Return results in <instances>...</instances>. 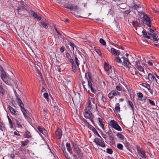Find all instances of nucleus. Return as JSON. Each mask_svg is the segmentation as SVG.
Returning a JSON list of instances; mask_svg holds the SVG:
<instances>
[{
	"mask_svg": "<svg viewBox=\"0 0 159 159\" xmlns=\"http://www.w3.org/2000/svg\"><path fill=\"white\" fill-rule=\"evenodd\" d=\"M16 100L18 105L21 108V109L23 114L26 119L29 117V113L24 108V105L20 99L17 96H16Z\"/></svg>",
	"mask_w": 159,
	"mask_h": 159,
	"instance_id": "obj_1",
	"label": "nucleus"
},
{
	"mask_svg": "<svg viewBox=\"0 0 159 159\" xmlns=\"http://www.w3.org/2000/svg\"><path fill=\"white\" fill-rule=\"evenodd\" d=\"M85 77L87 79L88 81V86L90 88L91 91L92 92L94 93H95L97 91L93 87L92 82L93 80L92 78V76L91 73L89 72H88L87 73H85ZM94 86V85H93Z\"/></svg>",
	"mask_w": 159,
	"mask_h": 159,
	"instance_id": "obj_2",
	"label": "nucleus"
},
{
	"mask_svg": "<svg viewBox=\"0 0 159 159\" xmlns=\"http://www.w3.org/2000/svg\"><path fill=\"white\" fill-rule=\"evenodd\" d=\"M91 111L90 110H88V109H86L84 110V117L86 118L89 119L93 123H94L93 116L91 112Z\"/></svg>",
	"mask_w": 159,
	"mask_h": 159,
	"instance_id": "obj_3",
	"label": "nucleus"
},
{
	"mask_svg": "<svg viewBox=\"0 0 159 159\" xmlns=\"http://www.w3.org/2000/svg\"><path fill=\"white\" fill-rule=\"evenodd\" d=\"M109 125L112 128L116 130L120 131L122 130L121 128L118 125L117 122L114 120H111L110 121Z\"/></svg>",
	"mask_w": 159,
	"mask_h": 159,
	"instance_id": "obj_4",
	"label": "nucleus"
},
{
	"mask_svg": "<svg viewBox=\"0 0 159 159\" xmlns=\"http://www.w3.org/2000/svg\"><path fill=\"white\" fill-rule=\"evenodd\" d=\"M104 69L107 72L108 75H110V77H114V76L113 74H111V66L109 65L107 63H105L104 64Z\"/></svg>",
	"mask_w": 159,
	"mask_h": 159,
	"instance_id": "obj_5",
	"label": "nucleus"
},
{
	"mask_svg": "<svg viewBox=\"0 0 159 159\" xmlns=\"http://www.w3.org/2000/svg\"><path fill=\"white\" fill-rule=\"evenodd\" d=\"M73 146L75 152L81 157H82L83 155V153L80 148L79 146L76 143H73Z\"/></svg>",
	"mask_w": 159,
	"mask_h": 159,
	"instance_id": "obj_6",
	"label": "nucleus"
},
{
	"mask_svg": "<svg viewBox=\"0 0 159 159\" xmlns=\"http://www.w3.org/2000/svg\"><path fill=\"white\" fill-rule=\"evenodd\" d=\"M64 7L69 9L70 10H73L75 11H78V6L76 5H73L71 3H68L64 5Z\"/></svg>",
	"mask_w": 159,
	"mask_h": 159,
	"instance_id": "obj_7",
	"label": "nucleus"
},
{
	"mask_svg": "<svg viewBox=\"0 0 159 159\" xmlns=\"http://www.w3.org/2000/svg\"><path fill=\"white\" fill-rule=\"evenodd\" d=\"M136 148L139 155L142 158H146V156L145 151L142 148H141L139 146H137Z\"/></svg>",
	"mask_w": 159,
	"mask_h": 159,
	"instance_id": "obj_8",
	"label": "nucleus"
},
{
	"mask_svg": "<svg viewBox=\"0 0 159 159\" xmlns=\"http://www.w3.org/2000/svg\"><path fill=\"white\" fill-rule=\"evenodd\" d=\"M93 142L98 146L102 148L105 147L106 145L104 141H102L99 139H95L93 140Z\"/></svg>",
	"mask_w": 159,
	"mask_h": 159,
	"instance_id": "obj_9",
	"label": "nucleus"
},
{
	"mask_svg": "<svg viewBox=\"0 0 159 159\" xmlns=\"http://www.w3.org/2000/svg\"><path fill=\"white\" fill-rule=\"evenodd\" d=\"M122 58L123 59V61L122 63V65L126 66L127 68L129 69L131 67V64L129 62L128 59L125 57H122Z\"/></svg>",
	"mask_w": 159,
	"mask_h": 159,
	"instance_id": "obj_10",
	"label": "nucleus"
},
{
	"mask_svg": "<svg viewBox=\"0 0 159 159\" xmlns=\"http://www.w3.org/2000/svg\"><path fill=\"white\" fill-rule=\"evenodd\" d=\"M1 74V77L2 79L6 84H9L10 82L7 80V76L6 74L5 71H3Z\"/></svg>",
	"mask_w": 159,
	"mask_h": 159,
	"instance_id": "obj_11",
	"label": "nucleus"
},
{
	"mask_svg": "<svg viewBox=\"0 0 159 159\" xmlns=\"http://www.w3.org/2000/svg\"><path fill=\"white\" fill-rule=\"evenodd\" d=\"M37 128L38 129V131L43 134L45 137L48 136L47 131L44 128L39 126H37Z\"/></svg>",
	"mask_w": 159,
	"mask_h": 159,
	"instance_id": "obj_12",
	"label": "nucleus"
},
{
	"mask_svg": "<svg viewBox=\"0 0 159 159\" xmlns=\"http://www.w3.org/2000/svg\"><path fill=\"white\" fill-rule=\"evenodd\" d=\"M143 18L145 21V24L151 27V20L148 15L143 16Z\"/></svg>",
	"mask_w": 159,
	"mask_h": 159,
	"instance_id": "obj_13",
	"label": "nucleus"
},
{
	"mask_svg": "<svg viewBox=\"0 0 159 159\" xmlns=\"http://www.w3.org/2000/svg\"><path fill=\"white\" fill-rule=\"evenodd\" d=\"M108 134L109 137V139L110 140L111 143L113 142L114 140V136L112 133V131L111 130H109V131L107 133Z\"/></svg>",
	"mask_w": 159,
	"mask_h": 159,
	"instance_id": "obj_14",
	"label": "nucleus"
},
{
	"mask_svg": "<svg viewBox=\"0 0 159 159\" xmlns=\"http://www.w3.org/2000/svg\"><path fill=\"white\" fill-rule=\"evenodd\" d=\"M55 134L56 137L58 139H60L61 138L62 132L61 129H57L56 131Z\"/></svg>",
	"mask_w": 159,
	"mask_h": 159,
	"instance_id": "obj_15",
	"label": "nucleus"
},
{
	"mask_svg": "<svg viewBox=\"0 0 159 159\" xmlns=\"http://www.w3.org/2000/svg\"><path fill=\"white\" fill-rule=\"evenodd\" d=\"M154 76L151 73H149L148 75V77L146 78V79H148L150 81H153V82L154 81V78H155Z\"/></svg>",
	"mask_w": 159,
	"mask_h": 159,
	"instance_id": "obj_16",
	"label": "nucleus"
},
{
	"mask_svg": "<svg viewBox=\"0 0 159 159\" xmlns=\"http://www.w3.org/2000/svg\"><path fill=\"white\" fill-rule=\"evenodd\" d=\"M130 8H131L133 10H137L138 11V9L140 8L141 7L140 4L137 5L134 4L133 6H132L131 7H129Z\"/></svg>",
	"mask_w": 159,
	"mask_h": 159,
	"instance_id": "obj_17",
	"label": "nucleus"
},
{
	"mask_svg": "<svg viewBox=\"0 0 159 159\" xmlns=\"http://www.w3.org/2000/svg\"><path fill=\"white\" fill-rule=\"evenodd\" d=\"M66 56L68 59L67 61L70 63H73V61H74L71 57L70 54L69 53L67 52L66 53Z\"/></svg>",
	"mask_w": 159,
	"mask_h": 159,
	"instance_id": "obj_18",
	"label": "nucleus"
},
{
	"mask_svg": "<svg viewBox=\"0 0 159 159\" xmlns=\"http://www.w3.org/2000/svg\"><path fill=\"white\" fill-rule=\"evenodd\" d=\"M30 142V141L28 139H26L25 141H23L21 142V144L20 145L21 147H24L29 143Z\"/></svg>",
	"mask_w": 159,
	"mask_h": 159,
	"instance_id": "obj_19",
	"label": "nucleus"
},
{
	"mask_svg": "<svg viewBox=\"0 0 159 159\" xmlns=\"http://www.w3.org/2000/svg\"><path fill=\"white\" fill-rule=\"evenodd\" d=\"M68 151L70 154H72V149L70 143H67L66 144Z\"/></svg>",
	"mask_w": 159,
	"mask_h": 159,
	"instance_id": "obj_20",
	"label": "nucleus"
},
{
	"mask_svg": "<svg viewBox=\"0 0 159 159\" xmlns=\"http://www.w3.org/2000/svg\"><path fill=\"white\" fill-rule=\"evenodd\" d=\"M25 138H29L31 137L30 133L28 131L26 130L25 131V134L24 135Z\"/></svg>",
	"mask_w": 159,
	"mask_h": 159,
	"instance_id": "obj_21",
	"label": "nucleus"
},
{
	"mask_svg": "<svg viewBox=\"0 0 159 159\" xmlns=\"http://www.w3.org/2000/svg\"><path fill=\"white\" fill-rule=\"evenodd\" d=\"M8 108L10 112L14 115H16V112L15 110L13 108L11 107L10 106H8Z\"/></svg>",
	"mask_w": 159,
	"mask_h": 159,
	"instance_id": "obj_22",
	"label": "nucleus"
},
{
	"mask_svg": "<svg viewBox=\"0 0 159 159\" xmlns=\"http://www.w3.org/2000/svg\"><path fill=\"white\" fill-rule=\"evenodd\" d=\"M98 120L99 123V125L101 126V127L103 129H104V126L103 123H102V120L100 118H98Z\"/></svg>",
	"mask_w": 159,
	"mask_h": 159,
	"instance_id": "obj_23",
	"label": "nucleus"
},
{
	"mask_svg": "<svg viewBox=\"0 0 159 159\" xmlns=\"http://www.w3.org/2000/svg\"><path fill=\"white\" fill-rule=\"evenodd\" d=\"M128 105L131 107V109L133 111H134V107L132 102L130 101H127Z\"/></svg>",
	"mask_w": 159,
	"mask_h": 159,
	"instance_id": "obj_24",
	"label": "nucleus"
},
{
	"mask_svg": "<svg viewBox=\"0 0 159 159\" xmlns=\"http://www.w3.org/2000/svg\"><path fill=\"white\" fill-rule=\"evenodd\" d=\"M112 93H113L114 96H116L117 95H118L119 96H120L121 94L120 92L116 90H113L111 91Z\"/></svg>",
	"mask_w": 159,
	"mask_h": 159,
	"instance_id": "obj_25",
	"label": "nucleus"
},
{
	"mask_svg": "<svg viewBox=\"0 0 159 159\" xmlns=\"http://www.w3.org/2000/svg\"><path fill=\"white\" fill-rule=\"evenodd\" d=\"M116 88L117 91H121L123 90L122 86L120 83L116 86Z\"/></svg>",
	"mask_w": 159,
	"mask_h": 159,
	"instance_id": "obj_26",
	"label": "nucleus"
},
{
	"mask_svg": "<svg viewBox=\"0 0 159 159\" xmlns=\"http://www.w3.org/2000/svg\"><path fill=\"white\" fill-rule=\"evenodd\" d=\"M15 120L16 121V125H17V127L21 128L22 127V125L21 124L20 122L16 119H15Z\"/></svg>",
	"mask_w": 159,
	"mask_h": 159,
	"instance_id": "obj_27",
	"label": "nucleus"
},
{
	"mask_svg": "<svg viewBox=\"0 0 159 159\" xmlns=\"http://www.w3.org/2000/svg\"><path fill=\"white\" fill-rule=\"evenodd\" d=\"M116 136L121 140H124L125 139L124 136L121 133H117Z\"/></svg>",
	"mask_w": 159,
	"mask_h": 159,
	"instance_id": "obj_28",
	"label": "nucleus"
},
{
	"mask_svg": "<svg viewBox=\"0 0 159 159\" xmlns=\"http://www.w3.org/2000/svg\"><path fill=\"white\" fill-rule=\"evenodd\" d=\"M120 104L119 103L116 104V107H115V109L117 112H119L120 111V108L119 107Z\"/></svg>",
	"mask_w": 159,
	"mask_h": 159,
	"instance_id": "obj_29",
	"label": "nucleus"
},
{
	"mask_svg": "<svg viewBox=\"0 0 159 159\" xmlns=\"http://www.w3.org/2000/svg\"><path fill=\"white\" fill-rule=\"evenodd\" d=\"M142 33H143L144 37L145 38H147L148 39H150V37L147 35V33L145 30H143L142 31Z\"/></svg>",
	"mask_w": 159,
	"mask_h": 159,
	"instance_id": "obj_30",
	"label": "nucleus"
},
{
	"mask_svg": "<svg viewBox=\"0 0 159 159\" xmlns=\"http://www.w3.org/2000/svg\"><path fill=\"white\" fill-rule=\"evenodd\" d=\"M7 118L9 122L10 127L11 128H13V124L12 122L8 116H7Z\"/></svg>",
	"mask_w": 159,
	"mask_h": 159,
	"instance_id": "obj_31",
	"label": "nucleus"
},
{
	"mask_svg": "<svg viewBox=\"0 0 159 159\" xmlns=\"http://www.w3.org/2000/svg\"><path fill=\"white\" fill-rule=\"evenodd\" d=\"M86 109H88V110H92L93 109V105L91 103L88 104V106L86 108Z\"/></svg>",
	"mask_w": 159,
	"mask_h": 159,
	"instance_id": "obj_32",
	"label": "nucleus"
},
{
	"mask_svg": "<svg viewBox=\"0 0 159 159\" xmlns=\"http://www.w3.org/2000/svg\"><path fill=\"white\" fill-rule=\"evenodd\" d=\"M142 85L147 88L148 90H150L151 87L149 84L146 83H143L142 84Z\"/></svg>",
	"mask_w": 159,
	"mask_h": 159,
	"instance_id": "obj_33",
	"label": "nucleus"
},
{
	"mask_svg": "<svg viewBox=\"0 0 159 159\" xmlns=\"http://www.w3.org/2000/svg\"><path fill=\"white\" fill-rule=\"evenodd\" d=\"M74 60L75 61V64L76 65L78 66H79L80 64V63H79V60H78L76 55H75V56Z\"/></svg>",
	"mask_w": 159,
	"mask_h": 159,
	"instance_id": "obj_34",
	"label": "nucleus"
},
{
	"mask_svg": "<svg viewBox=\"0 0 159 159\" xmlns=\"http://www.w3.org/2000/svg\"><path fill=\"white\" fill-rule=\"evenodd\" d=\"M146 99L147 98L145 97H143V98H138V99L142 103H144L146 102Z\"/></svg>",
	"mask_w": 159,
	"mask_h": 159,
	"instance_id": "obj_35",
	"label": "nucleus"
},
{
	"mask_svg": "<svg viewBox=\"0 0 159 159\" xmlns=\"http://www.w3.org/2000/svg\"><path fill=\"white\" fill-rule=\"evenodd\" d=\"M132 25L134 27L139 26V23L137 21H133L132 22Z\"/></svg>",
	"mask_w": 159,
	"mask_h": 159,
	"instance_id": "obj_36",
	"label": "nucleus"
},
{
	"mask_svg": "<svg viewBox=\"0 0 159 159\" xmlns=\"http://www.w3.org/2000/svg\"><path fill=\"white\" fill-rule=\"evenodd\" d=\"M5 127L4 124L2 122L0 123V130L3 131L5 130Z\"/></svg>",
	"mask_w": 159,
	"mask_h": 159,
	"instance_id": "obj_37",
	"label": "nucleus"
},
{
	"mask_svg": "<svg viewBox=\"0 0 159 159\" xmlns=\"http://www.w3.org/2000/svg\"><path fill=\"white\" fill-rule=\"evenodd\" d=\"M33 16L38 20H40L41 19V16H38V15L35 12L33 13Z\"/></svg>",
	"mask_w": 159,
	"mask_h": 159,
	"instance_id": "obj_38",
	"label": "nucleus"
},
{
	"mask_svg": "<svg viewBox=\"0 0 159 159\" xmlns=\"http://www.w3.org/2000/svg\"><path fill=\"white\" fill-rule=\"evenodd\" d=\"M43 97L45 98L47 101L49 102V100H50L49 98H48V93H45L43 94Z\"/></svg>",
	"mask_w": 159,
	"mask_h": 159,
	"instance_id": "obj_39",
	"label": "nucleus"
},
{
	"mask_svg": "<svg viewBox=\"0 0 159 159\" xmlns=\"http://www.w3.org/2000/svg\"><path fill=\"white\" fill-rule=\"evenodd\" d=\"M116 50L113 48H111V52L112 54L115 56V55H117V54H116Z\"/></svg>",
	"mask_w": 159,
	"mask_h": 159,
	"instance_id": "obj_40",
	"label": "nucleus"
},
{
	"mask_svg": "<svg viewBox=\"0 0 159 159\" xmlns=\"http://www.w3.org/2000/svg\"><path fill=\"white\" fill-rule=\"evenodd\" d=\"M69 45H70L71 46V49L74 51V47H76L75 46V44L72 43H68Z\"/></svg>",
	"mask_w": 159,
	"mask_h": 159,
	"instance_id": "obj_41",
	"label": "nucleus"
},
{
	"mask_svg": "<svg viewBox=\"0 0 159 159\" xmlns=\"http://www.w3.org/2000/svg\"><path fill=\"white\" fill-rule=\"evenodd\" d=\"M100 43L103 45H105L106 44L105 41L102 39H100L99 40Z\"/></svg>",
	"mask_w": 159,
	"mask_h": 159,
	"instance_id": "obj_42",
	"label": "nucleus"
},
{
	"mask_svg": "<svg viewBox=\"0 0 159 159\" xmlns=\"http://www.w3.org/2000/svg\"><path fill=\"white\" fill-rule=\"evenodd\" d=\"M0 93L4 95L5 94V91L2 86L0 85Z\"/></svg>",
	"mask_w": 159,
	"mask_h": 159,
	"instance_id": "obj_43",
	"label": "nucleus"
},
{
	"mask_svg": "<svg viewBox=\"0 0 159 159\" xmlns=\"http://www.w3.org/2000/svg\"><path fill=\"white\" fill-rule=\"evenodd\" d=\"M72 65V69L74 71H76V67L75 64L74 63V61H73V63H70Z\"/></svg>",
	"mask_w": 159,
	"mask_h": 159,
	"instance_id": "obj_44",
	"label": "nucleus"
},
{
	"mask_svg": "<svg viewBox=\"0 0 159 159\" xmlns=\"http://www.w3.org/2000/svg\"><path fill=\"white\" fill-rule=\"evenodd\" d=\"M106 150H107V153H108L109 154H111L112 153L113 151L111 149L107 148V149Z\"/></svg>",
	"mask_w": 159,
	"mask_h": 159,
	"instance_id": "obj_45",
	"label": "nucleus"
},
{
	"mask_svg": "<svg viewBox=\"0 0 159 159\" xmlns=\"http://www.w3.org/2000/svg\"><path fill=\"white\" fill-rule=\"evenodd\" d=\"M148 35L151 36L153 38H156V37L157 36L156 34V33H153V34H152L150 33H148Z\"/></svg>",
	"mask_w": 159,
	"mask_h": 159,
	"instance_id": "obj_46",
	"label": "nucleus"
},
{
	"mask_svg": "<svg viewBox=\"0 0 159 159\" xmlns=\"http://www.w3.org/2000/svg\"><path fill=\"white\" fill-rule=\"evenodd\" d=\"M115 59L116 61L118 63H120L121 62V60L119 57H115Z\"/></svg>",
	"mask_w": 159,
	"mask_h": 159,
	"instance_id": "obj_47",
	"label": "nucleus"
},
{
	"mask_svg": "<svg viewBox=\"0 0 159 159\" xmlns=\"http://www.w3.org/2000/svg\"><path fill=\"white\" fill-rule=\"evenodd\" d=\"M93 102L94 104V101H93L92 99L90 97H89L88 98V104H89L91 103V102Z\"/></svg>",
	"mask_w": 159,
	"mask_h": 159,
	"instance_id": "obj_48",
	"label": "nucleus"
},
{
	"mask_svg": "<svg viewBox=\"0 0 159 159\" xmlns=\"http://www.w3.org/2000/svg\"><path fill=\"white\" fill-rule=\"evenodd\" d=\"M117 147L120 149L123 150V146L121 144L118 143L117 145Z\"/></svg>",
	"mask_w": 159,
	"mask_h": 159,
	"instance_id": "obj_49",
	"label": "nucleus"
},
{
	"mask_svg": "<svg viewBox=\"0 0 159 159\" xmlns=\"http://www.w3.org/2000/svg\"><path fill=\"white\" fill-rule=\"evenodd\" d=\"M108 97L110 98L111 99L114 98V96L111 91L108 95Z\"/></svg>",
	"mask_w": 159,
	"mask_h": 159,
	"instance_id": "obj_50",
	"label": "nucleus"
},
{
	"mask_svg": "<svg viewBox=\"0 0 159 159\" xmlns=\"http://www.w3.org/2000/svg\"><path fill=\"white\" fill-rule=\"evenodd\" d=\"M41 24L44 28L46 29L48 28L47 25L45 22H42Z\"/></svg>",
	"mask_w": 159,
	"mask_h": 159,
	"instance_id": "obj_51",
	"label": "nucleus"
},
{
	"mask_svg": "<svg viewBox=\"0 0 159 159\" xmlns=\"http://www.w3.org/2000/svg\"><path fill=\"white\" fill-rule=\"evenodd\" d=\"M138 96L139 97V98H143V94L141 93V92H139L137 93Z\"/></svg>",
	"mask_w": 159,
	"mask_h": 159,
	"instance_id": "obj_52",
	"label": "nucleus"
},
{
	"mask_svg": "<svg viewBox=\"0 0 159 159\" xmlns=\"http://www.w3.org/2000/svg\"><path fill=\"white\" fill-rule=\"evenodd\" d=\"M148 101L150 105L152 106H155V103L153 101H152L150 99H148Z\"/></svg>",
	"mask_w": 159,
	"mask_h": 159,
	"instance_id": "obj_53",
	"label": "nucleus"
},
{
	"mask_svg": "<svg viewBox=\"0 0 159 159\" xmlns=\"http://www.w3.org/2000/svg\"><path fill=\"white\" fill-rule=\"evenodd\" d=\"M82 123H83L86 126H87L89 124L87 121L85 119L83 120V121L82 122Z\"/></svg>",
	"mask_w": 159,
	"mask_h": 159,
	"instance_id": "obj_54",
	"label": "nucleus"
},
{
	"mask_svg": "<svg viewBox=\"0 0 159 159\" xmlns=\"http://www.w3.org/2000/svg\"><path fill=\"white\" fill-rule=\"evenodd\" d=\"M63 152L64 153V156H65V157L67 159H70V158L69 157H68V154L67 153V152H66V151H65V152Z\"/></svg>",
	"mask_w": 159,
	"mask_h": 159,
	"instance_id": "obj_55",
	"label": "nucleus"
},
{
	"mask_svg": "<svg viewBox=\"0 0 159 159\" xmlns=\"http://www.w3.org/2000/svg\"><path fill=\"white\" fill-rule=\"evenodd\" d=\"M95 51L100 56H101L102 53L101 52V51L98 49H95Z\"/></svg>",
	"mask_w": 159,
	"mask_h": 159,
	"instance_id": "obj_56",
	"label": "nucleus"
},
{
	"mask_svg": "<svg viewBox=\"0 0 159 159\" xmlns=\"http://www.w3.org/2000/svg\"><path fill=\"white\" fill-rule=\"evenodd\" d=\"M140 71L143 72L144 73V71L143 67L142 66H139V67L138 69Z\"/></svg>",
	"mask_w": 159,
	"mask_h": 159,
	"instance_id": "obj_57",
	"label": "nucleus"
},
{
	"mask_svg": "<svg viewBox=\"0 0 159 159\" xmlns=\"http://www.w3.org/2000/svg\"><path fill=\"white\" fill-rule=\"evenodd\" d=\"M21 7H18V8L16 9V10H17V12L19 14L21 15L22 14L21 13H20V11H21Z\"/></svg>",
	"mask_w": 159,
	"mask_h": 159,
	"instance_id": "obj_58",
	"label": "nucleus"
},
{
	"mask_svg": "<svg viewBox=\"0 0 159 159\" xmlns=\"http://www.w3.org/2000/svg\"><path fill=\"white\" fill-rule=\"evenodd\" d=\"M102 99L104 103H105L107 101V100L106 98L104 97V96H102Z\"/></svg>",
	"mask_w": 159,
	"mask_h": 159,
	"instance_id": "obj_59",
	"label": "nucleus"
},
{
	"mask_svg": "<svg viewBox=\"0 0 159 159\" xmlns=\"http://www.w3.org/2000/svg\"><path fill=\"white\" fill-rule=\"evenodd\" d=\"M89 128L92 130L94 128L92 125H90L89 124V125L87 126Z\"/></svg>",
	"mask_w": 159,
	"mask_h": 159,
	"instance_id": "obj_60",
	"label": "nucleus"
},
{
	"mask_svg": "<svg viewBox=\"0 0 159 159\" xmlns=\"http://www.w3.org/2000/svg\"><path fill=\"white\" fill-rule=\"evenodd\" d=\"M61 149L63 151V152H64L66 151V149H65V146H64V144H63V145L62 144Z\"/></svg>",
	"mask_w": 159,
	"mask_h": 159,
	"instance_id": "obj_61",
	"label": "nucleus"
},
{
	"mask_svg": "<svg viewBox=\"0 0 159 159\" xmlns=\"http://www.w3.org/2000/svg\"><path fill=\"white\" fill-rule=\"evenodd\" d=\"M131 11L129 10H126L124 11L123 13L125 14H129Z\"/></svg>",
	"mask_w": 159,
	"mask_h": 159,
	"instance_id": "obj_62",
	"label": "nucleus"
},
{
	"mask_svg": "<svg viewBox=\"0 0 159 159\" xmlns=\"http://www.w3.org/2000/svg\"><path fill=\"white\" fill-rule=\"evenodd\" d=\"M23 5L24 6H22L21 7V11H22L23 10H26V7H27L25 5Z\"/></svg>",
	"mask_w": 159,
	"mask_h": 159,
	"instance_id": "obj_63",
	"label": "nucleus"
},
{
	"mask_svg": "<svg viewBox=\"0 0 159 159\" xmlns=\"http://www.w3.org/2000/svg\"><path fill=\"white\" fill-rule=\"evenodd\" d=\"M92 130L95 134H96L98 133V131H97L94 127L93 129H92Z\"/></svg>",
	"mask_w": 159,
	"mask_h": 159,
	"instance_id": "obj_64",
	"label": "nucleus"
}]
</instances>
